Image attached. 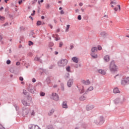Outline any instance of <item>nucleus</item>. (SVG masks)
<instances>
[{
  "label": "nucleus",
  "mask_w": 129,
  "mask_h": 129,
  "mask_svg": "<svg viewBox=\"0 0 129 129\" xmlns=\"http://www.w3.org/2000/svg\"><path fill=\"white\" fill-rule=\"evenodd\" d=\"M92 90H93V87L91 86L87 90L86 92H85L84 94H87V92H88V91H92Z\"/></svg>",
  "instance_id": "nucleus-16"
},
{
  "label": "nucleus",
  "mask_w": 129,
  "mask_h": 129,
  "mask_svg": "<svg viewBox=\"0 0 129 129\" xmlns=\"http://www.w3.org/2000/svg\"><path fill=\"white\" fill-rule=\"evenodd\" d=\"M13 106L16 108L17 111L19 110V107H18V105L17 104H13Z\"/></svg>",
  "instance_id": "nucleus-31"
},
{
  "label": "nucleus",
  "mask_w": 129,
  "mask_h": 129,
  "mask_svg": "<svg viewBox=\"0 0 129 129\" xmlns=\"http://www.w3.org/2000/svg\"><path fill=\"white\" fill-rule=\"evenodd\" d=\"M69 28H70V25H67V27H66V32H69Z\"/></svg>",
  "instance_id": "nucleus-29"
},
{
  "label": "nucleus",
  "mask_w": 129,
  "mask_h": 129,
  "mask_svg": "<svg viewBox=\"0 0 129 129\" xmlns=\"http://www.w3.org/2000/svg\"><path fill=\"white\" fill-rule=\"evenodd\" d=\"M29 129H41L39 126L37 125H32L30 127H29Z\"/></svg>",
  "instance_id": "nucleus-14"
},
{
  "label": "nucleus",
  "mask_w": 129,
  "mask_h": 129,
  "mask_svg": "<svg viewBox=\"0 0 129 129\" xmlns=\"http://www.w3.org/2000/svg\"><path fill=\"white\" fill-rule=\"evenodd\" d=\"M62 90L64 91V84L61 83L60 84Z\"/></svg>",
  "instance_id": "nucleus-44"
},
{
  "label": "nucleus",
  "mask_w": 129,
  "mask_h": 129,
  "mask_svg": "<svg viewBox=\"0 0 129 129\" xmlns=\"http://www.w3.org/2000/svg\"><path fill=\"white\" fill-rule=\"evenodd\" d=\"M60 15H63L64 14V11L63 10H61L60 12Z\"/></svg>",
  "instance_id": "nucleus-55"
},
{
  "label": "nucleus",
  "mask_w": 129,
  "mask_h": 129,
  "mask_svg": "<svg viewBox=\"0 0 129 129\" xmlns=\"http://www.w3.org/2000/svg\"><path fill=\"white\" fill-rule=\"evenodd\" d=\"M36 79H35L34 78H33V79H32V82L33 83H35V82H36Z\"/></svg>",
  "instance_id": "nucleus-52"
},
{
  "label": "nucleus",
  "mask_w": 129,
  "mask_h": 129,
  "mask_svg": "<svg viewBox=\"0 0 129 129\" xmlns=\"http://www.w3.org/2000/svg\"><path fill=\"white\" fill-rule=\"evenodd\" d=\"M31 36H33V35L35 34V32L32 31V32H31Z\"/></svg>",
  "instance_id": "nucleus-63"
},
{
  "label": "nucleus",
  "mask_w": 129,
  "mask_h": 129,
  "mask_svg": "<svg viewBox=\"0 0 129 129\" xmlns=\"http://www.w3.org/2000/svg\"><path fill=\"white\" fill-rule=\"evenodd\" d=\"M62 106L63 108H68V105H67V101H63L62 102Z\"/></svg>",
  "instance_id": "nucleus-10"
},
{
  "label": "nucleus",
  "mask_w": 129,
  "mask_h": 129,
  "mask_svg": "<svg viewBox=\"0 0 129 129\" xmlns=\"http://www.w3.org/2000/svg\"><path fill=\"white\" fill-rule=\"evenodd\" d=\"M8 25H9V23H6L4 25V27H6V26H8Z\"/></svg>",
  "instance_id": "nucleus-61"
},
{
  "label": "nucleus",
  "mask_w": 129,
  "mask_h": 129,
  "mask_svg": "<svg viewBox=\"0 0 129 129\" xmlns=\"http://www.w3.org/2000/svg\"><path fill=\"white\" fill-rule=\"evenodd\" d=\"M66 70L68 72H70V66H68L66 68Z\"/></svg>",
  "instance_id": "nucleus-37"
},
{
  "label": "nucleus",
  "mask_w": 129,
  "mask_h": 129,
  "mask_svg": "<svg viewBox=\"0 0 129 129\" xmlns=\"http://www.w3.org/2000/svg\"><path fill=\"white\" fill-rule=\"evenodd\" d=\"M37 26H41V25H42V22H41V21H38L37 22Z\"/></svg>",
  "instance_id": "nucleus-30"
},
{
  "label": "nucleus",
  "mask_w": 129,
  "mask_h": 129,
  "mask_svg": "<svg viewBox=\"0 0 129 129\" xmlns=\"http://www.w3.org/2000/svg\"><path fill=\"white\" fill-rule=\"evenodd\" d=\"M121 85L125 86V85H127L129 84V77L127 78H123L121 82Z\"/></svg>",
  "instance_id": "nucleus-5"
},
{
  "label": "nucleus",
  "mask_w": 129,
  "mask_h": 129,
  "mask_svg": "<svg viewBox=\"0 0 129 129\" xmlns=\"http://www.w3.org/2000/svg\"><path fill=\"white\" fill-rule=\"evenodd\" d=\"M27 89L28 91H29V92H30V93H32V94H34V93H35V88L33 87V85H32V84H29Z\"/></svg>",
  "instance_id": "nucleus-6"
},
{
  "label": "nucleus",
  "mask_w": 129,
  "mask_h": 129,
  "mask_svg": "<svg viewBox=\"0 0 129 129\" xmlns=\"http://www.w3.org/2000/svg\"><path fill=\"white\" fill-rule=\"evenodd\" d=\"M48 26L49 27H50V29H53V26H52V25L49 24Z\"/></svg>",
  "instance_id": "nucleus-58"
},
{
  "label": "nucleus",
  "mask_w": 129,
  "mask_h": 129,
  "mask_svg": "<svg viewBox=\"0 0 129 129\" xmlns=\"http://www.w3.org/2000/svg\"><path fill=\"white\" fill-rule=\"evenodd\" d=\"M23 3V0H20V1L18 2L19 5H21Z\"/></svg>",
  "instance_id": "nucleus-54"
},
{
  "label": "nucleus",
  "mask_w": 129,
  "mask_h": 129,
  "mask_svg": "<svg viewBox=\"0 0 129 129\" xmlns=\"http://www.w3.org/2000/svg\"><path fill=\"white\" fill-rule=\"evenodd\" d=\"M20 30L21 31L23 30H25V28H24V27H23V26H21V27H20Z\"/></svg>",
  "instance_id": "nucleus-56"
},
{
  "label": "nucleus",
  "mask_w": 129,
  "mask_h": 129,
  "mask_svg": "<svg viewBox=\"0 0 129 129\" xmlns=\"http://www.w3.org/2000/svg\"><path fill=\"white\" fill-rule=\"evenodd\" d=\"M0 129H6V128H5V127H4L2 124H0Z\"/></svg>",
  "instance_id": "nucleus-48"
},
{
  "label": "nucleus",
  "mask_w": 129,
  "mask_h": 129,
  "mask_svg": "<svg viewBox=\"0 0 129 129\" xmlns=\"http://www.w3.org/2000/svg\"><path fill=\"white\" fill-rule=\"evenodd\" d=\"M104 60L106 62H108V61H109V55H106L104 56Z\"/></svg>",
  "instance_id": "nucleus-21"
},
{
  "label": "nucleus",
  "mask_w": 129,
  "mask_h": 129,
  "mask_svg": "<svg viewBox=\"0 0 129 129\" xmlns=\"http://www.w3.org/2000/svg\"><path fill=\"white\" fill-rule=\"evenodd\" d=\"M75 68H78V67H81V64H76L75 66Z\"/></svg>",
  "instance_id": "nucleus-46"
},
{
  "label": "nucleus",
  "mask_w": 129,
  "mask_h": 129,
  "mask_svg": "<svg viewBox=\"0 0 129 129\" xmlns=\"http://www.w3.org/2000/svg\"><path fill=\"white\" fill-rule=\"evenodd\" d=\"M46 8V9H49L50 8V5L47 4Z\"/></svg>",
  "instance_id": "nucleus-53"
},
{
  "label": "nucleus",
  "mask_w": 129,
  "mask_h": 129,
  "mask_svg": "<svg viewBox=\"0 0 129 129\" xmlns=\"http://www.w3.org/2000/svg\"><path fill=\"white\" fill-rule=\"evenodd\" d=\"M100 35L103 38H105V37H106V36H107V34L105 32H104V31L101 32L100 33Z\"/></svg>",
  "instance_id": "nucleus-19"
},
{
  "label": "nucleus",
  "mask_w": 129,
  "mask_h": 129,
  "mask_svg": "<svg viewBox=\"0 0 129 129\" xmlns=\"http://www.w3.org/2000/svg\"><path fill=\"white\" fill-rule=\"evenodd\" d=\"M62 46H63V42H59V48L62 47Z\"/></svg>",
  "instance_id": "nucleus-43"
},
{
  "label": "nucleus",
  "mask_w": 129,
  "mask_h": 129,
  "mask_svg": "<svg viewBox=\"0 0 129 129\" xmlns=\"http://www.w3.org/2000/svg\"><path fill=\"white\" fill-rule=\"evenodd\" d=\"M91 57L93 58V59H96L98 56L97 55V54L95 52H91L90 54Z\"/></svg>",
  "instance_id": "nucleus-13"
},
{
  "label": "nucleus",
  "mask_w": 129,
  "mask_h": 129,
  "mask_svg": "<svg viewBox=\"0 0 129 129\" xmlns=\"http://www.w3.org/2000/svg\"><path fill=\"white\" fill-rule=\"evenodd\" d=\"M104 122V119L103 118V116H102L99 117L97 120H95V123L97 125H98V124H103Z\"/></svg>",
  "instance_id": "nucleus-4"
},
{
  "label": "nucleus",
  "mask_w": 129,
  "mask_h": 129,
  "mask_svg": "<svg viewBox=\"0 0 129 129\" xmlns=\"http://www.w3.org/2000/svg\"><path fill=\"white\" fill-rule=\"evenodd\" d=\"M23 93L24 95H26L27 96H29L30 95L29 92H27V90H23Z\"/></svg>",
  "instance_id": "nucleus-24"
},
{
  "label": "nucleus",
  "mask_w": 129,
  "mask_h": 129,
  "mask_svg": "<svg viewBox=\"0 0 129 129\" xmlns=\"http://www.w3.org/2000/svg\"><path fill=\"white\" fill-rule=\"evenodd\" d=\"M22 102L23 105H24V106H26V107H27V106H30V103L27 102V101H26L25 100H22Z\"/></svg>",
  "instance_id": "nucleus-12"
},
{
  "label": "nucleus",
  "mask_w": 129,
  "mask_h": 129,
  "mask_svg": "<svg viewBox=\"0 0 129 129\" xmlns=\"http://www.w3.org/2000/svg\"><path fill=\"white\" fill-rule=\"evenodd\" d=\"M97 49H98V50H99V51H100L102 49V47L100 45H98Z\"/></svg>",
  "instance_id": "nucleus-38"
},
{
  "label": "nucleus",
  "mask_w": 129,
  "mask_h": 129,
  "mask_svg": "<svg viewBox=\"0 0 129 129\" xmlns=\"http://www.w3.org/2000/svg\"><path fill=\"white\" fill-rule=\"evenodd\" d=\"M119 101H120L119 98H116L114 100V102L115 104H118V103L119 102Z\"/></svg>",
  "instance_id": "nucleus-26"
},
{
  "label": "nucleus",
  "mask_w": 129,
  "mask_h": 129,
  "mask_svg": "<svg viewBox=\"0 0 129 129\" xmlns=\"http://www.w3.org/2000/svg\"><path fill=\"white\" fill-rule=\"evenodd\" d=\"M82 6H83V3H80L79 4V6H80V7H82Z\"/></svg>",
  "instance_id": "nucleus-59"
},
{
  "label": "nucleus",
  "mask_w": 129,
  "mask_h": 129,
  "mask_svg": "<svg viewBox=\"0 0 129 129\" xmlns=\"http://www.w3.org/2000/svg\"><path fill=\"white\" fill-rule=\"evenodd\" d=\"M113 93H119V90H118V88H116L113 89Z\"/></svg>",
  "instance_id": "nucleus-25"
},
{
  "label": "nucleus",
  "mask_w": 129,
  "mask_h": 129,
  "mask_svg": "<svg viewBox=\"0 0 129 129\" xmlns=\"http://www.w3.org/2000/svg\"><path fill=\"white\" fill-rule=\"evenodd\" d=\"M98 72L100 74H102V75H105L106 74V72L103 70H99Z\"/></svg>",
  "instance_id": "nucleus-15"
},
{
  "label": "nucleus",
  "mask_w": 129,
  "mask_h": 129,
  "mask_svg": "<svg viewBox=\"0 0 129 129\" xmlns=\"http://www.w3.org/2000/svg\"><path fill=\"white\" fill-rule=\"evenodd\" d=\"M29 19H31V20H32V21H33V20H34V19L33 18V17L32 16H29Z\"/></svg>",
  "instance_id": "nucleus-62"
},
{
  "label": "nucleus",
  "mask_w": 129,
  "mask_h": 129,
  "mask_svg": "<svg viewBox=\"0 0 129 129\" xmlns=\"http://www.w3.org/2000/svg\"><path fill=\"white\" fill-rule=\"evenodd\" d=\"M34 60L35 61H38V62H40V63H42V59H41V58L38 56H36L34 58Z\"/></svg>",
  "instance_id": "nucleus-20"
},
{
  "label": "nucleus",
  "mask_w": 129,
  "mask_h": 129,
  "mask_svg": "<svg viewBox=\"0 0 129 129\" xmlns=\"http://www.w3.org/2000/svg\"><path fill=\"white\" fill-rule=\"evenodd\" d=\"M51 98L53 100H55V101H58L59 100V96L56 93H52Z\"/></svg>",
  "instance_id": "nucleus-7"
},
{
  "label": "nucleus",
  "mask_w": 129,
  "mask_h": 129,
  "mask_svg": "<svg viewBox=\"0 0 129 129\" xmlns=\"http://www.w3.org/2000/svg\"><path fill=\"white\" fill-rule=\"evenodd\" d=\"M38 2V0H33L32 1V4L34 5V4H36V3H37Z\"/></svg>",
  "instance_id": "nucleus-47"
},
{
  "label": "nucleus",
  "mask_w": 129,
  "mask_h": 129,
  "mask_svg": "<svg viewBox=\"0 0 129 129\" xmlns=\"http://www.w3.org/2000/svg\"><path fill=\"white\" fill-rule=\"evenodd\" d=\"M70 77V74L69 73H68L66 76H65V79H68Z\"/></svg>",
  "instance_id": "nucleus-32"
},
{
  "label": "nucleus",
  "mask_w": 129,
  "mask_h": 129,
  "mask_svg": "<svg viewBox=\"0 0 129 129\" xmlns=\"http://www.w3.org/2000/svg\"><path fill=\"white\" fill-rule=\"evenodd\" d=\"M40 96H45V93L43 92H41L40 93Z\"/></svg>",
  "instance_id": "nucleus-41"
},
{
  "label": "nucleus",
  "mask_w": 129,
  "mask_h": 129,
  "mask_svg": "<svg viewBox=\"0 0 129 129\" xmlns=\"http://www.w3.org/2000/svg\"><path fill=\"white\" fill-rule=\"evenodd\" d=\"M82 83H83V84H84L85 85H89V84H90V81H89V80H88L87 81L85 80H83L82 81Z\"/></svg>",
  "instance_id": "nucleus-11"
},
{
  "label": "nucleus",
  "mask_w": 129,
  "mask_h": 129,
  "mask_svg": "<svg viewBox=\"0 0 129 129\" xmlns=\"http://www.w3.org/2000/svg\"><path fill=\"white\" fill-rule=\"evenodd\" d=\"M114 10L115 12H117L118 9H117V8H114Z\"/></svg>",
  "instance_id": "nucleus-60"
},
{
  "label": "nucleus",
  "mask_w": 129,
  "mask_h": 129,
  "mask_svg": "<svg viewBox=\"0 0 129 129\" xmlns=\"http://www.w3.org/2000/svg\"><path fill=\"white\" fill-rule=\"evenodd\" d=\"M70 47H71L70 50H72V49H73V48H74V46H73V45H72V44L70 45Z\"/></svg>",
  "instance_id": "nucleus-50"
},
{
  "label": "nucleus",
  "mask_w": 129,
  "mask_h": 129,
  "mask_svg": "<svg viewBox=\"0 0 129 129\" xmlns=\"http://www.w3.org/2000/svg\"><path fill=\"white\" fill-rule=\"evenodd\" d=\"M73 84V79H71L68 81L67 85L68 87H71Z\"/></svg>",
  "instance_id": "nucleus-9"
},
{
  "label": "nucleus",
  "mask_w": 129,
  "mask_h": 129,
  "mask_svg": "<svg viewBox=\"0 0 129 129\" xmlns=\"http://www.w3.org/2000/svg\"><path fill=\"white\" fill-rule=\"evenodd\" d=\"M35 111L33 110L31 112V116H35Z\"/></svg>",
  "instance_id": "nucleus-33"
},
{
  "label": "nucleus",
  "mask_w": 129,
  "mask_h": 129,
  "mask_svg": "<svg viewBox=\"0 0 129 129\" xmlns=\"http://www.w3.org/2000/svg\"><path fill=\"white\" fill-rule=\"evenodd\" d=\"M5 19H6V18L5 17L0 16V20L1 21H5Z\"/></svg>",
  "instance_id": "nucleus-35"
},
{
  "label": "nucleus",
  "mask_w": 129,
  "mask_h": 129,
  "mask_svg": "<svg viewBox=\"0 0 129 129\" xmlns=\"http://www.w3.org/2000/svg\"><path fill=\"white\" fill-rule=\"evenodd\" d=\"M49 47H53V46H54V43L50 42L49 43Z\"/></svg>",
  "instance_id": "nucleus-42"
},
{
  "label": "nucleus",
  "mask_w": 129,
  "mask_h": 129,
  "mask_svg": "<svg viewBox=\"0 0 129 129\" xmlns=\"http://www.w3.org/2000/svg\"><path fill=\"white\" fill-rule=\"evenodd\" d=\"M3 10H4V7H2L0 8V11H3Z\"/></svg>",
  "instance_id": "nucleus-64"
},
{
  "label": "nucleus",
  "mask_w": 129,
  "mask_h": 129,
  "mask_svg": "<svg viewBox=\"0 0 129 129\" xmlns=\"http://www.w3.org/2000/svg\"><path fill=\"white\" fill-rule=\"evenodd\" d=\"M54 111H55V110L53 109H52L50 111V112L49 113H48V115L51 116V115L53 114V113H54Z\"/></svg>",
  "instance_id": "nucleus-28"
},
{
  "label": "nucleus",
  "mask_w": 129,
  "mask_h": 129,
  "mask_svg": "<svg viewBox=\"0 0 129 129\" xmlns=\"http://www.w3.org/2000/svg\"><path fill=\"white\" fill-rule=\"evenodd\" d=\"M29 112H30V109L26 106H24L22 108V116L24 117L27 116L28 114H29Z\"/></svg>",
  "instance_id": "nucleus-3"
},
{
  "label": "nucleus",
  "mask_w": 129,
  "mask_h": 129,
  "mask_svg": "<svg viewBox=\"0 0 129 129\" xmlns=\"http://www.w3.org/2000/svg\"><path fill=\"white\" fill-rule=\"evenodd\" d=\"M45 129H54V126L52 124L46 125Z\"/></svg>",
  "instance_id": "nucleus-18"
},
{
  "label": "nucleus",
  "mask_w": 129,
  "mask_h": 129,
  "mask_svg": "<svg viewBox=\"0 0 129 129\" xmlns=\"http://www.w3.org/2000/svg\"><path fill=\"white\" fill-rule=\"evenodd\" d=\"M110 5H116V2L115 1H111Z\"/></svg>",
  "instance_id": "nucleus-36"
},
{
  "label": "nucleus",
  "mask_w": 129,
  "mask_h": 129,
  "mask_svg": "<svg viewBox=\"0 0 129 129\" xmlns=\"http://www.w3.org/2000/svg\"><path fill=\"white\" fill-rule=\"evenodd\" d=\"M85 99H86V98L84 96H82L80 97V100H81V101H84V100H85Z\"/></svg>",
  "instance_id": "nucleus-27"
},
{
  "label": "nucleus",
  "mask_w": 129,
  "mask_h": 129,
  "mask_svg": "<svg viewBox=\"0 0 129 129\" xmlns=\"http://www.w3.org/2000/svg\"><path fill=\"white\" fill-rule=\"evenodd\" d=\"M6 63L8 65H10V64H11V60L8 59V60H7Z\"/></svg>",
  "instance_id": "nucleus-40"
},
{
  "label": "nucleus",
  "mask_w": 129,
  "mask_h": 129,
  "mask_svg": "<svg viewBox=\"0 0 129 129\" xmlns=\"http://www.w3.org/2000/svg\"><path fill=\"white\" fill-rule=\"evenodd\" d=\"M53 67H54V66L51 65V66L49 67V69H53Z\"/></svg>",
  "instance_id": "nucleus-57"
},
{
  "label": "nucleus",
  "mask_w": 129,
  "mask_h": 129,
  "mask_svg": "<svg viewBox=\"0 0 129 129\" xmlns=\"http://www.w3.org/2000/svg\"><path fill=\"white\" fill-rule=\"evenodd\" d=\"M93 108H94V106L93 105H87L86 107V110L88 111L93 109Z\"/></svg>",
  "instance_id": "nucleus-8"
},
{
  "label": "nucleus",
  "mask_w": 129,
  "mask_h": 129,
  "mask_svg": "<svg viewBox=\"0 0 129 129\" xmlns=\"http://www.w3.org/2000/svg\"><path fill=\"white\" fill-rule=\"evenodd\" d=\"M82 19V18H81V15H79L78 16V20H79V21H81Z\"/></svg>",
  "instance_id": "nucleus-45"
},
{
  "label": "nucleus",
  "mask_w": 129,
  "mask_h": 129,
  "mask_svg": "<svg viewBox=\"0 0 129 129\" xmlns=\"http://www.w3.org/2000/svg\"><path fill=\"white\" fill-rule=\"evenodd\" d=\"M20 64H21V63L20 62V61H17L16 62L17 66H20Z\"/></svg>",
  "instance_id": "nucleus-49"
},
{
  "label": "nucleus",
  "mask_w": 129,
  "mask_h": 129,
  "mask_svg": "<svg viewBox=\"0 0 129 129\" xmlns=\"http://www.w3.org/2000/svg\"><path fill=\"white\" fill-rule=\"evenodd\" d=\"M73 61L75 62V63H78V58L77 57H73L72 58Z\"/></svg>",
  "instance_id": "nucleus-23"
},
{
  "label": "nucleus",
  "mask_w": 129,
  "mask_h": 129,
  "mask_svg": "<svg viewBox=\"0 0 129 129\" xmlns=\"http://www.w3.org/2000/svg\"><path fill=\"white\" fill-rule=\"evenodd\" d=\"M46 82H47V84H50V83H51V79L50 78V77H48L46 79Z\"/></svg>",
  "instance_id": "nucleus-22"
},
{
  "label": "nucleus",
  "mask_w": 129,
  "mask_h": 129,
  "mask_svg": "<svg viewBox=\"0 0 129 129\" xmlns=\"http://www.w3.org/2000/svg\"><path fill=\"white\" fill-rule=\"evenodd\" d=\"M91 53H95V52H97V47H92L91 49Z\"/></svg>",
  "instance_id": "nucleus-17"
},
{
  "label": "nucleus",
  "mask_w": 129,
  "mask_h": 129,
  "mask_svg": "<svg viewBox=\"0 0 129 129\" xmlns=\"http://www.w3.org/2000/svg\"><path fill=\"white\" fill-rule=\"evenodd\" d=\"M109 69L111 72H115L117 71V66L115 65V62L114 60L111 61L109 66Z\"/></svg>",
  "instance_id": "nucleus-1"
},
{
  "label": "nucleus",
  "mask_w": 129,
  "mask_h": 129,
  "mask_svg": "<svg viewBox=\"0 0 129 129\" xmlns=\"http://www.w3.org/2000/svg\"><path fill=\"white\" fill-rule=\"evenodd\" d=\"M68 63V60L67 59H62L57 62L58 66L63 67L66 66Z\"/></svg>",
  "instance_id": "nucleus-2"
},
{
  "label": "nucleus",
  "mask_w": 129,
  "mask_h": 129,
  "mask_svg": "<svg viewBox=\"0 0 129 129\" xmlns=\"http://www.w3.org/2000/svg\"><path fill=\"white\" fill-rule=\"evenodd\" d=\"M19 80H20V81H23L24 78L23 77H20L19 78Z\"/></svg>",
  "instance_id": "nucleus-51"
},
{
  "label": "nucleus",
  "mask_w": 129,
  "mask_h": 129,
  "mask_svg": "<svg viewBox=\"0 0 129 129\" xmlns=\"http://www.w3.org/2000/svg\"><path fill=\"white\" fill-rule=\"evenodd\" d=\"M80 92L81 94L84 93V87H82V89Z\"/></svg>",
  "instance_id": "nucleus-39"
},
{
  "label": "nucleus",
  "mask_w": 129,
  "mask_h": 129,
  "mask_svg": "<svg viewBox=\"0 0 129 129\" xmlns=\"http://www.w3.org/2000/svg\"><path fill=\"white\" fill-rule=\"evenodd\" d=\"M29 46H32V45H34V42L32 41H29L28 43Z\"/></svg>",
  "instance_id": "nucleus-34"
}]
</instances>
